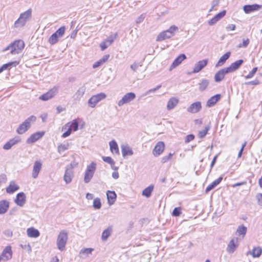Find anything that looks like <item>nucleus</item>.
I'll list each match as a JSON object with an SVG mask.
<instances>
[{
	"label": "nucleus",
	"instance_id": "obj_28",
	"mask_svg": "<svg viewBox=\"0 0 262 262\" xmlns=\"http://www.w3.org/2000/svg\"><path fill=\"white\" fill-rule=\"evenodd\" d=\"M27 233L29 237L32 238H36L40 235L39 231L33 227L27 229Z\"/></svg>",
	"mask_w": 262,
	"mask_h": 262
},
{
	"label": "nucleus",
	"instance_id": "obj_31",
	"mask_svg": "<svg viewBox=\"0 0 262 262\" xmlns=\"http://www.w3.org/2000/svg\"><path fill=\"white\" fill-rule=\"evenodd\" d=\"M179 99L172 97L168 101L167 104V109L168 110H171L173 109L178 103Z\"/></svg>",
	"mask_w": 262,
	"mask_h": 262
},
{
	"label": "nucleus",
	"instance_id": "obj_8",
	"mask_svg": "<svg viewBox=\"0 0 262 262\" xmlns=\"http://www.w3.org/2000/svg\"><path fill=\"white\" fill-rule=\"evenodd\" d=\"M65 27L59 28L49 38L48 41L51 45H54L58 41V38L61 37L65 32Z\"/></svg>",
	"mask_w": 262,
	"mask_h": 262
},
{
	"label": "nucleus",
	"instance_id": "obj_62",
	"mask_svg": "<svg viewBox=\"0 0 262 262\" xmlns=\"http://www.w3.org/2000/svg\"><path fill=\"white\" fill-rule=\"evenodd\" d=\"M71 133H72L71 128H69L68 130L62 134V137L64 138H66V137L69 136L71 135Z\"/></svg>",
	"mask_w": 262,
	"mask_h": 262
},
{
	"label": "nucleus",
	"instance_id": "obj_37",
	"mask_svg": "<svg viewBox=\"0 0 262 262\" xmlns=\"http://www.w3.org/2000/svg\"><path fill=\"white\" fill-rule=\"evenodd\" d=\"M112 232V229L111 227H108L107 229L104 230L102 233V240L103 241H106L108 237L111 235Z\"/></svg>",
	"mask_w": 262,
	"mask_h": 262
},
{
	"label": "nucleus",
	"instance_id": "obj_59",
	"mask_svg": "<svg viewBox=\"0 0 262 262\" xmlns=\"http://www.w3.org/2000/svg\"><path fill=\"white\" fill-rule=\"evenodd\" d=\"M246 144H247V142L245 141L244 143L242 144L241 148L239 150L238 154V156H237L238 158L241 157L243 150H244L245 147L246 146Z\"/></svg>",
	"mask_w": 262,
	"mask_h": 262
},
{
	"label": "nucleus",
	"instance_id": "obj_34",
	"mask_svg": "<svg viewBox=\"0 0 262 262\" xmlns=\"http://www.w3.org/2000/svg\"><path fill=\"white\" fill-rule=\"evenodd\" d=\"M19 188V186L14 181H11L9 186L6 188V192L8 193H12Z\"/></svg>",
	"mask_w": 262,
	"mask_h": 262
},
{
	"label": "nucleus",
	"instance_id": "obj_50",
	"mask_svg": "<svg viewBox=\"0 0 262 262\" xmlns=\"http://www.w3.org/2000/svg\"><path fill=\"white\" fill-rule=\"evenodd\" d=\"M257 70V68L255 67L251 71H250L249 74L245 76L246 79H250L253 77L255 73L256 72Z\"/></svg>",
	"mask_w": 262,
	"mask_h": 262
},
{
	"label": "nucleus",
	"instance_id": "obj_61",
	"mask_svg": "<svg viewBox=\"0 0 262 262\" xmlns=\"http://www.w3.org/2000/svg\"><path fill=\"white\" fill-rule=\"evenodd\" d=\"M247 85H258L259 84V81L257 79H255L253 81H249V82H246L245 83Z\"/></svg>",
	"mask_w": 262,
	"mask_h": 262
},
{
	"label": "nucleus",
	"instance_id": "obj_4",
	"mask_svg": "<svg viewBox=\"0 0 262 262\" xmlns=\"http://www.w3.org/2000/svg\"><path fill=\"white\" fill-rule=\"evenodd\" d=\"M179 29L175 26H171L169 29L164 31L160 33L157 36L156 40L158 41H162L167 38H169L174 34L178 32Z\"/></svg>",
	"mask_w": 262,
	"mask_h": 262
},
{
	"label": "nucleus",
	"instance_id": "obj_26",
	"mask_svg": "<svg viewBox=\"0 0 262 262\" xmlns=\"http://www.w3.org/2000/svg\"><path fill=\"white\" fill-rule=\"evenodd\" d=\"M221 96L220 94H216L211 97L208 100L207 102V106L208 107H211L214 105L216 103L220 100Z\"/></svg>",
	"mask_w": 262,
	"mask_h": 262
},
{
	"label": "nucleus",
	"instance_id": "obj_6",
	"mask_svg": "<svg viewBox=\"0 0 262 262\" xmlns=\"http://www.w3.org/2000/svg\"><path fill=\"white\" fill-rule=\"evenodd\" d=\"M76 165L77 164L76 163L73 162L67 166L63 177V180L66 184H69L71 182L74 177L73 168L75 167Z\"/></svg>",
	"mask_w": 262,
	"mask_h": 262
},
{
	"label": "nucleus",
	"instance_id": "obj_64",
	"mask_svg": "<svg viewBox=\"0 0 262 262\" xmlns=\"http://www.w3.org/2000/svg\"><path fill=\"white\" fill-rule=\"evenodd\" d=\"M119 174L117 171H114L112 173V177L115 179H117L119 178Z\"/></svg>",
	"mask_w": 262,
	"mask_h": 262
},
{
	"label": "nucleus",
	"instance_id": "obj_32",
	"mask_svg": "<svg viewBox=\"0 0 262 262\" xmlns=\"http://www.w3.org/2000/svg\"><path fill=\"white\" fill-rule=\"evenodd\" d=\"M9 206V202L6 200H3L0 201V214H3L5 213Z\"/></svg>",
	"mask_w": 262,
	"mask_h": 262
},
{
	"label": "nucleus",
	"instance_id": "obj_9",
	"mask_svg": "<svg viewBox=\"0 0 262 262\" xmlns=\"http://www.w3.org/2000/svg\"><path fill=\"white\" fill-rule=\"evenodd\" d=\"M106 97V95L103 93H100L97 95H94L89 99L88 101V104L90 107H94L97 103H98L101 100L105 99Z\"/></svg>",
	"mask_w": 262,
	"mask_h": 262
},
{
	"label": "nucleus",
	"instance_id": "obj_41",
	"mask_svg": "<svg viewBox=\"0 0 262 262\" xmlns=\"http://www.w3.org/2000/svg\"><path fill=\"white\" fill-rule=\"evenodd\" d=\"M262 252V249L260 247H255L252 251V255L253 257H259Z\"/></svg>",
	"mask_w": 262,
	"mask_h": 262
},
{
	"label": "nucleus",
	"instance_id": "obj_30",
	"mask_svg": "<svg viewBox=\"0 0 262 262\" xmlns=\"http://www.w3.org/2000/svg\"><path fill=\"white\" fill-rule=\"evenodd\" d=\"M223 180L222 177H220L218 179L214 181L211 184L209 185L206 188V193L209 192L210 190L215 188L217 185H219Z\"/></svg>",
	"mask_w": 262,
	"mask_h": 262
},
{
	"label": "nucleus",
	"instance_id": "obj_42",
	"mask_svg": "<svg viewBox=\"0 0 262 262\" xmlns=\"http://www.w3.org/2000/svg\"><path fill=\"white\" fill-rule=\"evenodd\" d=\"M17 64L18 62L16 61L10 62L3 64L1 68L3 71H5L6 70H10L12 67H15Z\"/></svg>",
	"mask_w": 262,
	"mask_h": 262
},
{
	"label": "nucleus",
	"instance_id": "obj_27",
	"mask_svg": "<svg viewBox=\"0 0 262 262\" xmlns=\"http://www.w3.org/2000/svg\"><path fill=\"white\" fill-rule=\"evenodd\" d=\"M86 87L85 85H83L79 88L74 95V99L76 100H79L83 96Z\"/></svg>",
	"mask_w": 262,
	"mask_h": 262
},
{
	"label": "nucleus",
	"instance_id": "obj_48",
	"mask_svg": "<svg viewBox=\"0 0 262 262\" xmlns=\"http://www.w3.org/2000/svg\"><path fill=\"white\" fill-rule=\"evenodd\" d=\"M102 160L105 162H106L110 164H111V167H112V165H114L115 164L114 161L113 160V159L110 157H104L103 156L102 157Z\"/></svg>",
	"mask_w": 262,
	"mask_h": 262
},
{
	"label": "nucleus",
	"instance_id": "obj_43",
	"mask_svg": "<svg viewBox=\"0 0 262 262\" xmlns=\"http://www.w3.org/2000/svg\"><path fill=\"white\" fill-rule=\"evenodd\" d=\"M209 129L210 127L209 126H207L205 127V128L203 130L199 131L198 133L199 137L201 139L204 138L206 136V134H207Z\"/></svg>",
	"mask_w": 262,
	"mask_h": 262
},
{
	"label": "nucleus",
	"instance_id": "obj_46",
	"mask_svg": "<svg viewBox=\"0 0 262 262\" xmlns=\"http://www.w3.org/2000/svg\"><path fill=\"white\" fill-rule=\"evenodd\" d=\"M93 251L94 249L93 248H83L80 251V254H82L86 256H88L89 254H91Z\"/></svg>",
	"mask_w": 262,
	"mask_h": 262
},
{
	"label": "nucleus",
	"instance_id": "obj_19",
	"mask_svg": "<svg viewBox=\"0 0 262 262\" xmlns=\"http://www.w3.org/2000/svg\"><path fill=\"white\" fill-rule=\"evenodd\" d=\"M226 10H223L222 12L219 13L215 15L212 19L208 21V24L210 26H213L219 21L221 18H222L226 15Z\"/></svg>",
	"mask_w": 262,
	"mask_h": 262
},
{
	"label": "nucleus",
	"instance_id": "obj_16",
	"mask_svg": "<svg viewBox=\"0 0 262 262\" xmlns=\"http://www.w3.org/2000/svg\"><path fill=\"white\" fill-rule=\"evenodd\" d=\"M229 73L228 69L224 68L219 70L214 75V80L216 82L221 81L225 77V74Z\"/></svg>",
	"mask_w": 262,
	"mask_h": 262
},
{
	"label": "nucleus",
	"instance_id": "obj_58",
	"mask_svg": "<svg viewBox=\"0 0 262 262\" xmlns=\"http://www.w3.org/2000/svg\"><path fill=\"white\" fill-rule=\"evenodd\" d=\"M103 64L104 63H103V62L101 61V60L100 59L99 60H98L97 61H96V62H95L93 64V68L94 69H95V68L99 67L100 66H102Z\"/></svg>",
	"mask_w": 262,
	"mask_h": 262
},
{
	"label": "nucleus",
	"instance_id": "obj_38",
	"mask_svg": "<svg viewBox=\"0 0 262 262\" xmlns=\"http://www.w3.org/2000/svg\"><path fill=\"white\" fill-rule=\"evenodd\" d=\"M154 190V186L152 185H150L145 188L143 191L142 194L143 196H146V198H149L150 196L152 191Z\"/></svg>",
	"mask_w": 262,
	"mask_h": 262
},
{
	"label": "nucleus",
	"instance_id": "obj_7",
	"mask_svg": "<svg viewBox=\"0 0 262 262\" xmlns=\"http://www.w3.org/2000/svg\"><path fill=\"white\" fill-rule=\"evenodd\" d=\"M96 169V164L94 162H91L90 164L87 166L84 177V181L85 183H88L90 182L91 179L94 176Z\"/></svg>",
	"mask_w": 262,
	"mask_h": 262
},
{
	"label": "nucleus",
	"instance_id": "obj_17",
	"mask_svg": "<svg viewBox=\"0 0 262 262\" xmlns=\"http://www.w3.org/2000/svg\"><path fill=\"white\" fill-rule=\"evenodd\" d=\"M21 141L20 138L18 136H16L14 138L10 139L9 141L6 143L4 146L3 148L5 150L10 149L13 145L20 142Z\"/></svg>",
	"mask_w": 262,
	"mask_h": 262
},
{
	"label": "nucleus",
	"instance_id": "obj_25",
	"mask_svg": "<svg viewBox=\"0 0 262 262\" xmlns=\"http://www.w3.org/2000/svg\"><path fill=\"white\" fill-rule=\"evenodd\" d=\"M107 202L109 205H112L116 201L117 194L114 191L108 190L106 192Z\"/></svg>",
	"mask_w": 262,
	"mask_h": 262
},
{
	"label": "nucleus",
	"instance_id": "obj_44",
	"mask_svg": "<svg viewBox=\"0 0 262 262\" xmlns=\"http://www.w3.org/2000/svg\"><path fill=\"white\" fill-rule=\"evenodd\" d=\"M180 64V55L173 61L169 68V71H172L174 68Z\"/></svg>",
	"mask_w": 262,
	"mask_h": 262
},
{
	"label": "nucleus",
	"instance_id": "obj_39",
	"mask_svg": "<svg viewBox=\"0 0 262 262\" xmlns=\"http://www.w3.org/2000/svg\"><path fill=\"white\" fill-rule=\"evenodd\" d=\"M209 81L206 79L202 80L201 82L199 83V90L200 91H204L208 86Z\"/></svg>",
	"mask_w": 262,
	"mask_h": 262
},
{
	"label": "nucleus",
	"instance_id": "obj_54",
	"mask_svg": "<svg viewBox=\"0 0 262 262\" xmlns=\"http://www.w3.org/2000/svg\"><path fill=\"white\" fill-rule=\"evenodd\" d=\"M172 215L175 216H178L180 214V207H176L172 212Z\"/></svg>",
	"mask_w": 262,
	"mask_h": 262
},
{
	"label": "nucleus",
	"instance_id": "obj_3",
	"mask_svg": "<svg viewBox=\"0 0 262 262\" xmlns=\"http://www.w3.org/2000/svg\"><path fill=\"white\" fill-rule=\"evenodd\" d=\"M36 120V117L35 116H30L19 125L16 129V132L19 135L25 133L31 127V124L35 122Z\"/></svg>",
	"mask_w": 262,
	"mask_h": 262
},
{
	"label": "nucleus",
	"instance_id": "obj_52",
	"mask_svg": "<svg viewBox=\"0 0 262 262\" xmlns=\"http://www.w3.org/2000/svg\"><path fill=\"white\" fill-rule=\"evenodd\" d=\"M249 39L248 38L243 39L242 43H240L238 45L239 48H246L248 46L249 43Z\"/></svg>",
	"mask_w": 262,
	"mask_h": 262
},
{
	"label": "nucleus",
	"instance_id": "obj_5",
	"mask_svg": "<svg viewBox=\"0 0 262 262\" xmlns=\"http://www.w3.org/2000/svg\"><path fill=\"white\" fill-rule=\"evenodd\" d=\"M68 240V233L64 231H61L57 238L56 245L57 248L61 251L65 249L66 245Z\"/></svg>",
	"mask_w": 262,
	"mask_h": 262
},
{
	"label": "nucleus",
	"instance_id": "obj_29",
	"mask_svg": "<svg viewBox=\"0 0 262 262\" xmlns=\"http://www.w3.org/2000/svg\"><path fill=\"white\" fill-rule=\"evenodd\" d=\"M78 121L75 119L73 120L72 122H69L67 124H66L63 127L62 130L63 129H66L67 127L69 128H71V129L73 130L74 131H76L78 129Z\"/></svg>",
	"mask_w": 262,
	"mask_h": 262
},
{
	"label": "nucleus",
	"instance_id": "obj_12",
	"mask_svg": "<svg viewBox=\"0 0 262 262\" xmlns=\"http://www.w3.org/2000/svg\"><path fill=\"white\" fill-rule=\"evenodd\" d=\"M42 165V163L40 160L35 161L34 162L32 172V178L36 179L38 177L39 173L41 169Z\"/></svg>",
	"mask_w": 262,
	"mask_h": 262
},
{
	"label": "nucleus",
	"instance_id": "obj_23",
	"mask_svg": "<svg viewBox=\"0 0 262 262\" xmlns=\"http://www.w3.org/2000/svg\"><path fill=\"white\" fill-rule=\"evenodd\" d=\"M26 198V195L24 192H19L16 195L15 202L17 205L22 207L25 204Z\"/></svg>",
	"mask_w": 262,
	"mask_h": 262
},
{
	"label": "nucleus",
	"instance_id": "obj_13",
	"mask_svg": "<svg viewBox=\"0 0 262 262\" xmlns=\"http://www.w3.org/2000/svg\"><path fill=\"white\" fill-rule=\"evenodd\" d=\"M238 247V238H233L229 242L227 247V251L228 253L232 254L234 253Z\"/></svg>",
	"mask_w": 262,
	"mask_h": 262
},
{
	"label": "nucleus",
	"instance_id": "obj_36",
	"mask_svg": "<svg viewBox=\"0 0 262 262\" xmlns=\"http://www.w3.org/2000/svg\"><path fill=\"white\" fill-rule=\"evenodd\" d=\"M109 144L110 146V149L112 152H114L117 154H119V148L117 143L115 141H111L110 142Z\"/></svg>",
	"mask_w": 262,
	"mask_h": 262
},
{
	"label": "nucleus",
	"instance_id": "obj_35",
	"mask_svg": "<svg viewBox=\"0 0 262 262\" xmlns=\"http://www.w3.org/2000/svg\"><path fill=\"white\" fill-rule=\"evenodd\" d=\"M122 154L123 157H125L126 156H132L133 155V151L132 149L128 146H122Z\"/></svg>",
	"mask_w": 262,
	"mask_h": 262
},
{
	"label": "nucleus",
	"instance_id": "obj_2",
	"mask_svg": "<svg viewBox=\"0 0 262 262\" xmlns=\"http://www.w3.org/2000/svg\"><path fill=\"white\" fill-rule=\"evenodd\" d=\"M31 17L32 9H29L20 14L19 18L14 24V27L16 28L23 27L25 26L27 21L31 19Z\"/></svg>",
	"mask_w": 262,
	"mask_h": 262
},
{
	"label": "nucleus",
	"instance_id": "obj_40",
	"mask_svg": "<svg viewBox=\"0 0 262 262\" xmlns=\"http://www.w3.org/2000/svg\"><path fill=\"white\" fill-rule=\"evenodd\" d=\"M247 232V228L244 225L238 226L236 230V234L242 237H244Z\"/></svg>",
	"mask_w": 262,
	"mask_h": 262
},
{
	"label": "nucleus",
	"instance_id": "obj_55",
	"mask_svg": "<svg viewBox=\"0 0 262 262\" xmlns=\"http://www.w3.org/2000/svg\"><path fill=\"white\" fill-rule=\"evenodd\" d=\"M161 87V85H158L156 88L151 89L150 90H149L147 91L144 94V96H146L150 94V93L154 92L156 91L157 90H159Z\"/></svg>",
	"mask_w": 262,
	"mask_h": 262
},
{
	"label": "nucleus",
	"instance_id": "obj_47",
	"mask_svg": "<svg viewBox=\"0 0 262 262\" xmlns=\"http://www.w3.org/2000/svg\"><path fill=\"white\" fill-rule=\"evenodd\" d=\"M142 64L141 62H134L133 64H131L130 67V69L133 70L134 72H135L137 71L139 67H142Z\"/></svg>",
	"mask_w": 262,
	"mask_h": 262
},
{
	"label": "nucleus",
	"instance_id": "obj_10",
	"mask_svg": "<svg viewBox=\"0 0 262 262\" xmlns=\"http://www.w3.org/2000/svg\"><path fill=\"white\" fill-rule=\"evenodd\" d=\"M136 94L133 92H129L125 94L118 102V106H122L124 104L130 103L136 98Z\"/></svg>",
	"mask_w": 262,
	"mask_h": 262
},
{
	"label": "nucleus",
	"instance_id": "obj_57",
	"mask_svg": "<svg viewBox=\"0 0 262 262\" xmlns=\"http://www.w3.org/2000/svg\"><path fill=\"white\" fill-rule=\"evenodd\" d=\"M256 198L257 200L258 204L262 206V193L257 194L256 195Z\"/></svg>",
	"mask_w": 262,
	"mask_h": 262
},
{
	"label": "nucleus",
	"instance_id": "obj_45",
	"mask_svg": "<svg viewBox=\"0 0 262 262\" xmlns=\"http://www.w3.org/2000/svg\"><path fill=\"white\" fill-rule=\"evenodd\" d=\"M93 206L96 209H99L101 207V203L99 198H96L93 200Z\"/></svg>",
	"mask_w": 262,
	"mask_h": 262
},
{
	"label": "nucleus",
	"instance_id": "obj_1",
	"mask_svg": "<svg viewBox=\"0 0 262 262\" xmlns=\"http://www.w3.org/2000/svg\"><path fill=\"white\" fill-rule=\"evenodd\" d=\"M25 47V43L22 40H17L10 43L4 49V51L10 50L12 55L18 54L21 52Z\"/></svg>",
	"mask_w": 262,
	"mask_h": 262
},
{
	"label": "nucleus",
	"instance_id": "obj_15",
	"mask_svg": "<svg viewBox=\"0 0 262 262\" xmlns=\"http://www.w3.org/2000/svg\"><path fill=\"white\" fill-rule=\"evenodd\" d=\"M165 144L164 142L162 141H159L156 144L152 150V154L156 157L159 156L163 152Z\"/></svg>",
	"mask_w": 262,
	"mask_h": 262
},
{
	"label": "nucleus",
	"instance_id": "obj_11",
	"mask_svg": "<svg viewBox=\"0 0 262 262\" xmlns=\"http://www.w3.org/2000/svg\"><path fill=\"white\" fill-rule=\"evenodd\" d=\"M57 92L58 88L57 87H54L46 93L41 95L39 98L40 100L47 101L54 97Z\"/></svg>",
	"mask_w": 262,
	"mask_h": 262
},
{
	"label": "nucleus",
	"instance_id": "obj_22",
	"mask_svg": "<svg viewBox=\"0 0 262 262\" xmlns=\"http://www.w3.org/2000/svg\"><path fill=\"white\" fill-rule=\"evenodd\" d=\"M44 135V133L41 132H36L32 135H31L29 138L27 140V143L28 144H31L34 143L40 138H41L43 135Z\"/></svg>",
	"mask_w": 262,
	"mask_h": 262
},
{
	"label": "nucleus",
	"instance_id": "obj_60",
	"mask_svg": "<svg viewBox=\"0 0 262 262\" xmlns=\"http://www.w3.org/2000/svg\"><path fill=\"white\" fill-rule=\"evenodd\" d=\"M108 46V44L105 41L102 42L100 45L102 51L105 50Z\"/></svg>",
	"mask_w": 262,
	"mask_h": 262
},
{
	"label": "nucleus",
	"instance_id": "obj_20",
	"mask_svg": "<svg viewBox=\"0 0 262 262\" xmlns=\"http://www.w3.org/2000/svg\"><path fill=\"white\" fill-rule=\"evenodd\" d=\"M12 252L10 246L6 247L3 250L2 254V259L4 260L7 261L12 258Z\"/></svg>",
	"mask_w": 262,
	"mask_h": 262
},
{
	"label": "nucleus",
	"instance_id": "obj_63",
	"mask_svg": "<svg viewBox=\"0 0 262 262\" xmlns=\"http://www.w3.org/2000/svg\"><path fill=\"white\" fill-rule=\"evenodd\" d=\"M109 57H110V55L109 54H106V55H104L100 59V60H101V61L103 62V63H104L108 59Z\"/></svg>",
	"mask_w": 262,
	"mask_h": 262
},
{
	"label": "nucleus",
	"instance_id": "obj_24",
	"mask_svg": "<svg viewBox=\"0 0 262 262\" xmlns=\"http://www.w3.org/2000/svg\"><path fill=\"white\" fill-rule=\"evenodd\" d=\"M244 63L243 59H239L231 63L230 67L226 68L229 73H232L237 70Z\"/></svg>",
	"mask_w": 262,
	"mask_h": 262
},
{
	"label": "nucleus",
	"instance_id": "obj_49",
	"mask_svg": "<svg viewBox=\"0 0 262 262\" xmlns=\"http://www.w3.org/2000/svg\"><path fill=\"white\" fill-rule=\"evenodd\" d=\"M69 144H60L58 146V151L60 153L67 150L69 147Z\"/></svg>",
	"mask_w": 262,
	"mask_h": 262
},
{
	"label": "nucleus",
	"instance_id": "obj_51",
	"mask_svg": "<svg viewBox=\"0 0 262 262\" xmlns=\"http://www.w3.org/2000/svg\"><path fill=\"white\" fill-rule=\"evenodd\" d=\"M116 36H117V34H116L114 36H110L108 37L107 39H105L104 41L110 46L114 42V40L116 39Z\"/></svg>",
	"mask_w": 262,
	"mask_h": 262
},
{
	"label": "nucleus",
	"instance_id": "obj_14",
	"mask_svg": "<svg viewBox=\"0 0 262 262\" xmlns=\"http://www.w3.org/2000/svg\"><path fill=\"white\" fill-rule=\"evenodd\" d=\"M262 8V5L254 4L253 5H247L243 7V10L246 14L250 13Z\"/></svg>",
	"mask_w": 262,
	"mask_h": 262
},
{
	"label": "nucleus",
	"instance_id": "obj_18",
	"mask_svg": "<svg viewBox=\"0 0 262 262\" xmlns=\"http://www.w3.org/2000/svg\"><path fill=\"white\" fill-rule=\"evenodd\" d=\"M202 108L201 103L199 101L192 103L187 109V111L191 113H196Z\"/></svg>",
	"mask_w": 262,
	"mask_h": 262
},
{
	"label": "nucleus",
	"instance_id": "obj_21",
	"mask_svg": "<svg viewBox=\"0 0 262 262\" xmlns=\"http://www.w3.org/2000/svg\"><path fill=\"white\" fill-rule=\"evenodd\" d=\"M207 59L199 61L195 64L192 73H195L200 72L207 65Z\"/></svg>",
	"mask_w": 262,
	"mask_h": 262
},
{
	"label": "nucleus",
	"instance_id": "obj_53",
	"mask_svg": "<svg viewBox=\"0 0 262 262\" xmlns=\"http://www.w3.org/2000/svg\"><path fill=\"white\" fill-rule=\"evenodd\" d=\"M194 139V135L193 134H189L187 135L185 139V142L187 143L191 141Z\"/></svg>",
	"mask_w": 262,
	"mask_h": 262
},
{
	"label": "nucleus",
	"instance_id": "obj_56",
	"mask_svg": "<svg viewBox=\"0 0 262 262\" xmlns=\"http://www.w3.org/2000/svg\"><path fill=\"white\" fill-rule=\"evenodd\" d=\"M172 155H173L172 154L169 153L167 156H165L163 157L162 158L161 162L163 163L166 162L168 160H169L171 158Z\"/></svg>",
	"mask_w": 262,
	"mask_h": 262
},
{
	"label": "nucleus",
	"instance_id": "obj_33",
	"mask_svg": "<svg viewBox=\"0 0 262 262\" xmlns=\"http://www.w3.org/2000/svg\"><path fill=\"white\" fill-rule=\"evenodd\" d=\"M231 53L230 52H226L222 56L220 57L217 63L215 65V67L222 66L226 61L229 58Z\"/></svg>",
	"mask_w": 262,
	"mask_h": 262
}]
</instances>
